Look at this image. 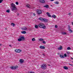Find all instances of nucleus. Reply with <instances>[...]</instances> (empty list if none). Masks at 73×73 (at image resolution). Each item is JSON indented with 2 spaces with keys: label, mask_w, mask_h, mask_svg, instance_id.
<instances>
[{
  "label": "nucleus",
  "mask_w": 73,
  "mask_h": 73,
  "mask_svg": "<svg viewBox=\"0 0 73 73\" xmlns=\"http://www.w3.org/2000/svg\"><path fill=\"white\" fill-rule=\"evenodd\" d=\"M11 8H12V9L11 11H16L17 9L16 7V5H15L13 3H12L11 5Z\"/></svg>",
  "instance_id": "f257e3e1"
},
{
  "label": "nucleus",
  "mask_w": 73,
  "mask_h": 73,
  "mask_svg": "<svg viewBox=\"0 0 73 73\" xmlns=\"http://www.w3.org/2000/svg\"><path fill=\"white\" fill-rule=\"evenodd\" d=\"M38 26L40 27V28H43V29H45V28H46V26L43 23H40L38 24Z\"/></svg>",
  "instance_id": "f03ea898"
},
{
  "label": "nucleus",
  "mask_w": 73,
  "mask_h": 73,
  "mask_svg": "<svg viewBox=\"0 0 73 73\" xmlns=\"http://www.w3.org/2000/svg\"><path fill=\"white\" fill-rule=\"evenodd\" d=\"M36 13L38 15H40L42 13V11L41 10H38L36 11Z\"/></svg>",
  "instance_id": "7ed1b4c3"
},
{
  "label": "nucleus",
  "mask_w": 73,
  "mask_h": 73,
  "mask_svg": "<svg viewBox=\"0 0 73 73\" xmlns=\"http://www.w3.org/2000/svg\"><path fill=\"white\" fill-rule=\"evenodd\" d=\"M41 68L43 69H45L46 68V66L45 65V64H43L41 66Z\"/></svg>",
  "instance_id": "20e7f679"
},
{
  "label": "nucleus",
  "mask_w": 73,
  "mask_h": 73,
  "mask_svg": "<svg viewBox=\"0 0 73 73\" xmlns=\"http://www.w3.org/2000/svg\"><path fill=\"white\" fill-rule=\"evenodd\" d=\"M18 66H15L13 67V66H11L10 68H11V69H16L17 68Z\"/></svg>",
  "instance_id": "39448f33"
},
{
  "label": "nucleus",
  "mask_w": 73,
  "mask_h": 73,
  "mask_svg": "<svg viewBox=\"0 0 73 73\" xmlns=\"http://www.w3.org/2000/svg\"><path fill=\"white\" fill-rule=\"evenodd\" d=\"M24 61H24V60L21 59H20L19 60V62H20V63H21V64H23V63Z\"/></svg>",
  "instance_id": "423d86ee"
},
{
  "label": "nucleus",
  "mask_w": 73,
  "mask_h": 73,
  "mask_svg": "<svg viewBox=\"0 0 73 73\" xmlns=\"http://www.w3.org/2000/svg\"><path fill=\"white\" fill-rule=\"evenodd\" d=\"M20 38L21 39L22 41H24L25 40V38L24 36H21Z\"/></svg>",
  "instance_id": "0eeeda50"
},
{
  "label": "nucleus",
  "mask_w": 73,
  "mask_h": 73,
  "mask_svg": "<svg viewBox=\"0 0 73 73\" xmlns=\"http://www.w3.org/2000/svg\"><path fill=\"white\" fill-rule=\"evenodd\" d=\"M21 29H22V30H24L25 31L26 30H27V28L26 27H23Z\"/></svg>",
  "instance_id": "6e6552de"
},
{
  "label": "nucleus",
  "mask_w": 73,
  "mask_h": 73,
  "mask_svg": "<svg viewBox=\"0 0 73 73\" xmlns=\"http://www.w3.org/2000/svg\"><path fill=\"white\" fill-rule=\"evenodd\" d=\"M39 1L41 3H45V1L44 0H39Z\"/></svg>",
  "instance_id": "1a4fd4ad"
},
{
  "label": "nucleus",
  "mask_w": 73,
  "mask_h": 73,
  "mask_svg": "<svg viewBox=\"0 0 73 73\" xmlns=\"http://www.w3.org/2000/svg\"><path fill=\"white\" fill-rule=\"evenodd\" d=\"M40 49H44L45 48L44 46H41L40 47Z\"/></svg>",
  "instance_id": "9d476101"
},
{
  "label": "nucleus",
  "mask_w": 73,
  "mask_h": 73,
  "mask_svg": "<svg viewBox=\"0 0 73 73\" xmlns=\"http://www.w3.org/2000/svg\"><path fill=\"white\" fill-rule=\"evenodd\" d=\"M46 13L47 15L48 16V17H51V15H50V14H49V13L47 12Z\"/></svg>",
  "instance_id": "9b49d317"
},
{
  "label": "nucleus",
  "mask_w": 73,
  "mask_h": 73,
  "mask_svg": "<svg viewBox=\"0 0 73 73\" xmlns=\"http://www.w3.org/2000/svg\"><path fill=\"white\" fill-rule=\"evenodd\" d=\"M26 7H27V8H31V6H30V5H29V4L26 5Z\"/></svg>",
  "instance_id": "f8f14e48"
},
{
  "label": "nucleus",
  "mask_w": 73,
  "mask_h": 73,
  "mask_svg": "<svg viewBox=\"0 0 73 73\" xmlns=\"http://www.w3.org/2000/svg\"><path fill=\"white\" fill-rule=\"evenodd\" d=\"M43 21H44V22H45V23H46V22H48V20L46 19H44Z\"/></svg>",
  "instance_id": "ddd939ff"
},
{
  "label": "nucleus",
  "mask_w": 73,
  "mask_h": 73,
  "mask_svg": "<svg viewBox=\"0 0 73 73\" xmlns=\"http://www.w3.org/2000/svg\"><path fill=\"white\" fill-rule=\"evenodd\" d=\"M44 8H49V5H46L44 6Z\"/></svg>",
  "instance_id": "4468645a"
},
{
  "label": "nucleus",
  "mask_w": 73,
  "mask_h": 73,
  "mask_svg": "<svg viewBox=\"0 0 73 73\" xmlns=\"http://www.w3.org/2000/svg\"><path fill=\"white\" fill-rule=\"evenodd\" d=\"M58 50H61L62 49V46H60V47L58 48Z\"/></svg>",
  "instance_id": "2eb2a0df"
},
{
  "label": "nucleus",
  "mask_w": 73,
  "mask_h": 73,
  "mask_svg": "<svg viewBox=\"0 0 73 73\" xmlns=\"http://www.w3.org/2000/svg\"><path fill=\"white\" fill-rule=\"evenodd\" d=\"M21 33H22L23 34H25V33H26V32L25 31H22L21 32Z\"/></svg>",
  "instance_id": "dca6fc26"
},
{
  "label": "nucleus",
  "mask_w": 73,
  "mask_h": 73,
  "mask_svg": "<svg viewBox=\"0 0 73 73\" xmlns=\"http://www.w3.org/2000/svg\"><path fill=\"white\" fill-rule=\"evenodd\" d=\"M60 58H64V56L63 55H62L61 54H60Z\"/></svg>",
  "instance_id": "f3484780"
},
{
  "label": "nucleus",
  "mask_w": 73,
  "mask_h": 73,
  "mask_svg": "<svg viewBox=\"0 0 73 73\" xmlns=\"http://www.w3.org/2000/svg\"><path fill=\"white\" fill-rule=\"evenodd\" d=\"M39 20H40V21H43V20H44V19H43L41 18H39Z\"/></svg>",
  "instance_id": "a211bd4d"
},
{
  "label": "nucleus",
  "mask_w": 73,
  "mask_h": 73,
  "mask_svg": "<svg viewBox=\"0 0 73 73\" xmlns=\"http://www.w3.org/2000/svg\"><path fill=\"white\" fill-rule=\"evenodd\" d=\"M64 69H66V70H67V69H68V67L66 66H64Z\"/></svg>",
  "instance_id": "6ab92c4d"
},
{
  "label": "nucleus",
  "mask_w": 73,
  "mask_h": 73,
  "mask_svg": "<svg viewBox=\"0 0 73 73\" xmlns=\"http://www.w3.org/2000/svg\"><path fill=\"white\" fill-rule=\"evenodd\" d=\"M68 31L70 29V27L69 25L68 26Z\"/></svg>",
  "instance_id": "aec40b11"
},
{
  "label": "nucleus",
  "mask_w": 73,
  "mask_h": 73,
  "mask_svg": "<svg viewBox=\"0 0 73 73\" xmlns=\"http://www.w3.org/2000/svg\"><path fill=\"white\" fill-rule=\"evenodd\" d=\"M54 4H59V2L58 1H56L54 2Z\"/></svg>",
  "instance_id": "412c9836"
},
{
  "label": "nucleus",
  "mask_w": 73,
  "mask_h": 73,
  "mask_svg": "<svg viewBox=\"0 0 73 73\" xmlns=\"http://www.w3.org/2000/svg\"><path fill=\"white\" fill-rule=\"evenodd\" d=\"M18 41H22V40L20 38L18 39Z\"/></svg>",
  "instance_id": "4be33fe9"
},
{
  "label": "nucleus",
  "mask_w": 73,
  "mask_h": 73,
  "mask_svg": "<svg viewBox=\"0 0 73 73\" xmlns=\"http://www.w3.org/2000/svg\"><path fill=\"white\" fill-rule=\"evenodd\" d=\"M39 41H44V39L42 38H40V39H39Z\"/></svg>",
  "instance_id": "5701e85b"
},
{
  "label": "nucleus",
  "mask_w": 73,
  "mask_h": 73,
  "mask_svg": "<svg viewBox=\"0 0 73 73\" xmlns=\"http://www.w3.org/2000/svg\"><path fill=\"white\" fill-rule=\"evenodd\" d=\"M6 12H7V13H9V12H10V10H9V9L8 10H6Z\"/></svg>",
  "instance_id": "b1692460"
},
{
  "label": "nucleus",
  "mask_w": 73,
  "mask_h": 73,
  "mask_svg": "<svg viewBox=\"0 0 73 73\" xmlns=\"http://www.w3.org/2000/svg\"><path fill=\"white\" fill-rule=\"evenodd\" d=\"M62 35H66V33L65 32H62Z\"/></svg>",
  "instance_id": "393cba45"
},
{
  "label": "nucleus",
  "mask_w": 73,
  "mask_h": 73,
  "mask_svg": "<svg viewBox=\"0 0 73 73\" xmlns=\"http://www.w3.org/2000/svg\"><path fill=\"white\" fill-rule=\"evenodd\" d=\"M52 17H53L54 18H56V16L55 15H53L52 16Z\"/></svg>",
  "instance_id": "a878e982"
},
{
  "label": "nucleus",
  "mask_w": 73,
  "mask_h": 73,
  "mask_svg": "<svg viewBox=\"0 0 73 73\" xmlns=\"http://www.w3.org/2000/svg\"><path fill=\"white\" fill-rule=\"evenodd\" d=\"M21 52V50L20 49L18 50V53H20Z\"/></svg>",
  "instance_id": "bb28decb"
},
{
  "label": "nucleus",
  "mask_w": 73,
  "mask_h": 73,
  "mask_svg": "<svg viewBox=\"0 0 73 73\" xmlns=\"http://www.w3.org/2000/svg\"><path fill=\"white\" fill-rule=\"evenodd\" d=\"M35 28H38V26L37 25H35Z\"/></svg>",
  "instance_id": "cd10ccee"
},
{
  "label": "nucleus",
  "mask_w": 73,
  "mask_h": 73,
  "mask_svg": "<svg viewBox=\"0 0 73 73\" xmlns=\"http://www.w3.org/2000/svg\"><path fill=\"white\" fill-rule=\"evenodd\" d=\"M11 25H12L13 27H15V24L13 23H11Z\"/></svg>",
  "instance_id": "c85d7f7f"
},
{
  "label": "nucleus",
  "mask_w": 73,
  "mask_h": 73,
  "mask_svg": "<svg viewBox=\"0 0 73 73\" xmlns=\"http://www.w3.org/2000/svg\"><path fill=\"white\" fill-rule=\"evenodd\" d=\"M68 31H70V33H72V32H73V31L70 29V30H69Z\"/></svg>",
  "instance_id": "c756f323"
},
{
  "label": "nucleus",
  "mask_w": 73,
  "mask_h": 73,
  "mask_svg": "<svg viewBox=\"0 0 73 73\" xmlns=\"http://www.w3.org/2000/svg\"><path fill=\"white\" fill-rule=\"evenodd\" d=\"M67 49L68 50H71V48H70L69 47H68L67 48Z\"/></svg>",
  "instance_id": "7c9ffc66"
},
{
  "label": "nucleus",
  "mask_w": 73,
  "mask_h": 73,
  "mask_svg": "<svg viewBox=\"0 0 73 73\" xmlns=\"http://www.w3.org/2000/svg\"><path fill=\"white\" fill-rule=\"evenodd\" d=\"M15 52H16V53H18V50H17V49L15 50Z\"/></svg>",
  "instance_id": "2f4dec72"
},
{
  "label": "nucleus",
  "mask_w": 73,
  "mask_h": 73,
  "mask_svg": "<svg viewBox=\"0 0 73 73\" xmlns=\"http://www.w3.org/2000/svg\"><path fill=\"white\" fill-rule=\"evenodd\" d=\"M32 41H35V38H33L32 39Z\"/></svg>",
  "instance_id": "473e14b6"
},
{
  "label": "nucleus",
  "mask_w": 73,
  "mask_h": 73,
  "mask_svg": "<svg viewBox=\"0 0 73 73\" xmlns=\"http://www.w3.org/2000/svg\"><path fill=\"white\" fill-rule=\"evenodd\" d=\"M43 44H46V42H45V41H43Z\"/></svg>",
  "instance_id": "72a5a7b5"
},
{
  "label": "nucleus",
  "mask_w": 73,
  "mask_h": 73,
  "mask_svg": "<svg viewBox=\"0 0 73 73\" xmlns=\"http://www.w3.org/2000/svg\"><path fill=\"white\" fill-rule=\"evenodd\" d=\"M55 28H58V26H57V25H55Z\"/></svg>",
  "instance_id": "f704fd0d"
},
{
  "label": "nucleus",
  "mask_w": 73,
  "mask_h": 73,
  "mask_svg": "<svg viewBox=\"0 0 73 73\" xmlns=\"http://www.w3.org/2000/svg\"><path fill=\"white\" fill-rule=\"evenodd\" d=\"M64 56H65V57H67V55H66V54H64Z\"/></svg>",
  "instance_id": "c9c22d12"
},
{
  "label": "nucleus",
  "mask_w": 73,
  "mask_h": 73,
  "mask_svg": "<svg viewBox=\"0 0 73 73\" xmlns=\"http://www.w3.org/2000/svg\"><path fill=\"white\" fill-rule=\"evenodd\" d=\"M15 4H17V5H18V4H19V2H16V3H15Z\"/></svg>",
  "instance_id": "e433bc0d"
},
{
  "label": "nucleus",
  "mask_w": 73,
  "mask_h": 73,
  "mask_svg": "<svg viewBox=\"0 0 73 73\" xmlns=\"http://www.w3.org/2000/svg\"><path fill=\"white\" fill-rule=\"evenodd\" d=\"M3 1V0H0V3H1Z\"/></svg>",
  "instance_id": "4c0bfd02"
},
{
  "label": "nucleus",
  "mask_w": 73,
  "mask_h": 73,
  "mask_svg": "<svg viewBox=\"0 0 73 73\" xmlns=\"http://www.w3.org/2000/svg\"><path fill=\"white\" fill-rule=\"evenodd\" d=\"M30 73H35V72H30Z\"/></svg>",
  "instance_id": "58836bf2"
},
{
  "label": "nucleus",
  "mask_w": 73,
  "mask_h": 73,
  "mask_svg": "<svg viewBox=\"0 0 73 73\" xmlns=\"http://www.w3.org/2000/svg\"><path fill=\"white\" fill-rule=\"evenodd\" d=\"M68 15H71V13H69L68 14Z\"/></svg>",
  "instance_id": "ea45409f"
},
{
  "label": "nucleus",
  "mask_w": 73,
  "mask_h": 73,
  "mask_svg": "<svg viewBox=\"0 0 73 73\" xmlns=\"http://www.w3.org/2000/svg\"><path fill=\"white\" fill-rule=\"evenodd\" d=\"M69 65H71V66H73V64H72L69 63Z\"/></svg>",
  "instance_id": "a19ab883"
},
{
  "label": "nucleus",
  "mask_w": 73,
  "mask_h": 73,
  "mask_svg": "<svg viewBox=\"0 0 73 73\" xmlns=\"http://www.w3.org/2000/svg\"><path fill=\"white\" fill-rule=\"evenodd\" d=\"M42 55L43 56H45V54H43Z\"/></svg>",
  "instance_id": "79ce46f5"
},
{
  "label": "nucleus",
  "mask_w": 73,
  "mask_h": 73,
  "mask_svg": "<svg viewBox=\"0 0 73 73\" xmlns=\"http://www.w3.org/2000/svg\"><path fill=\"white\" fill-rule=\"evenodd\" d=\"M35 15H36V14L35 13H33V15L35 16Z\"/></svg>",
  "instance_id": "37998d69"
},
{
  "label": "nucleus",
  "mask_w": 73,
  "mask_h": 73,
  "mask_svg": "<svg viewBox=\"0 0 73 73\" xmlns=\"http://www.w3.org/2000/svg\"><path fill=\"white\" fill-rule=\"evenodd\" d=\"M54 0H50V1H54Z\"/></svg>",
  "instance_id": "c03bdc74"
},
{
  "label": "nucleus",
  "mask_w": 73,
  "mask_h": 73,
  "mask_svg": "<svg viewBox=\"0 0 73 73\" xmlns=\"http://www.w3.org/2000/svg\"><path fill=\"white\" fill-rule=\"evenodd\" d=\"M67 53H68V54H69L70 53V52H67Z\"/></svg>",
  "instance_id": "a18cd8bd"
},
{
  "label": "nucleus",
  "mask_w": 73,
  "mask_h": 73,
  "mask_svg": "<svg viewBox=\"0 0 73 73\" xmlns=\"http://www.w3.org/2000/svg\"><path fill=\"white\" fill-rule=\"evenodd\" d=\"M17 15H18V16H19V13H17Z\"/></svg>",
  "instance_id": "49530a36"
},
{
  "label": "nucleus",
  "mask_w": 73,
  "mask_h": 73,
  "mask_svg": "<svg viewBox=\"0 0 73 73\" xmlns=\"http://www.w3.org/2000/svg\"><path fill=\"white\" fill-rule=\"evenodd\" d=\"M9 46H11V44L9 45Z\"/></svg>",
  "instance_id": "de8ad7c7"
},
{
  "label": "nucleus",
  "mask_w": 73,
  "mask_h": 73,
  "mask_svg": "<svg viewBox=\"0 0 73 73\" xmlns=\"http://www.w3.org/2000/svg\"><path fill=\"white\" fill-rule=\"evenodd\" d=\"M72 25H73V22L72 23Z\"/></svg>",
  "instance_id": "09e8293b"
},
{
  "label": "nucleus",
  "mask_w": 73,
  "mask_h": 73,
  "mask_svg": "<svg viewBox=\"0 0 73 73\" xmlns=\"http://www.w3.org/2000/svg\"><path fill=\"white\" fill-rule=\"evenodd\" d=\"M5 30H7V28H5Z\"/></svg>",
  "instance_id": "8fccbe9b"
},
{
  "label": "nucleus",
  "mask_w": 73,
  "mask_h": 73,
  "mask_svg": "<svg viewBox=\"0 0 73 73\" xmlns=\"http://www.w3.org/2000/svg\"><path fill=\"white\" fill-rule=\"evenodd\" d=\"M1 44H0V46H1Z\"/></svg>",
  "instance_id": "3c124183"
},
{
  "label": "nucleus",
  "mask_w": 73,
  "mask_h": 73,
  "mask_svg": "<svg viewBox=\"0 0 73 73\" xmlns=\"http://www.w3.org/2000/svg\"><path fill=\"white\" fill-rule=\"evenodd\" d=\"M71 59H73V58H71Z\"/></svg>",
  "instance_id": "603ef678"
},
{
  "label": "nucleus",
  "mask_w": 73,
  "mask_h": 73,
  "mask_svg": "<svg viewBox=\"0 0 73 73\" xmlns=\"http://www.w3.org/2000/svg\"><path fill=\"white\" fill-rule=\"evenodd\" d=\"M50 6L52 7V5H51Z\"/></svg>",
  "instance_id": "864d4df0"
},
{
  "label": "nucleus",
  "mask_w": 73,
  "mask_h": 73,
  "mask_svg": "<svg viewBox=\"0 0 73 73\" xmlns=\"http://www.w3.org/2000/svg\"><path fill=\"white\" fill-rule=\"evenodd\" d=\"M58 54H59V53H58Z\"/></svg>",
  "instance_id": "5fc2aeb1"
},
{
  "label": "nucleus",
  "mask_w": 73,
  "mask_h": 73,
  "mask_svg": "<svg viewBox=\"0 0 73 73\" xmlns=\"http://www.w3.org/2000/svg\"><path fill=\"white\" fill-rule=\"evenodd\" d=\"M49 65V66H50V65Z\"/></svg>",
  "instance_id": "6e6d98bb"
}]
</instances>
